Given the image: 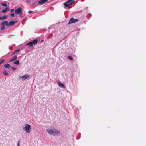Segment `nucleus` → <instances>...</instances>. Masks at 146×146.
<instances>
[{
	"label": "nucleus",
	"mask_w": 146,
	"mask_h": 146,
	"mask_svg": "<svg viewBox=\"0 0 146 146\" xmlns=\"http://www.w3.org/2000/svg\"><path fill=\"white\" fill-rule=\"evenodd\" d=\"M47 133L53 136H58L60 132L53 126H50L47 128L46 130Z\"/></svg>",
	"instance_id": "obj_1"
},
{
	"label": "nucleus",
	"mask_w": 146,
	"mask_h": 146,
	"mask_svg": "<svg viewBox=\"0 0 146 146\" xmlns=\"http://www.w3.org/2000/svg\"><path fill=\"white\" fill-rule=\"evenodd\" d=\"M23 130L27 133H29L31 131V127L28 124H25L23 127Z\"/></svg>",
	"instance_id": "obj_2"
},
{
	"label": "nucleus",
	"mask_w": 146,
	"mask_h": 146,
	"mask_svg": "<svg viewBox=\"0 0 146 146\" xmlns=\"http://www.w3.org/2000/svg\"><path fill=\"white\" fill-rule=\"evenodd\" d=\"M74 0H68L67 1L64 3V5L66 7L71 5L73 3Z\"/></svg>",
	"instance_id": "obj_3"
},
{
	"label": "nucleus",
	"mask_w": 146,
	"mask_h": 146,
	"mask_svg": "<svg viewBox=\"0 0 146 146\" xmlns=\"http://www.w3.org/2000/svg\"><path fill=\"white\" fill-rule=\"evenodd\" d=\"M15 13L17 14H21L23 13L22 9L21 8H17L15 10Z\"/></svg>",
	"instance_id": "obj_4"
},
{
	"label": "nucleus",
	"mask_w": 146,
	"mask_h": 146,
	"mask_svg": "<svg viewBox=\"0 0 146 146\" xmlns=\"http://www.w3.org/2000/svg\"><path fill=\"white\" fill-rule=\"evenodd\" d=\"M29 75L27 74H25L24 75L20 77L19 79L22 81H24L25 80L29 78Z\"/></svg>",
	"instance_id": "obj_5"
},
{
	"label": "nucleus",
	"mask_w": 146,
	"mask_h": 146,
	"mask_svg": "<svg viewBox=\"0 0 146 146\" xmlns=\"http://www.w3.org/2000/svg\"><path fill=\"white\" fill-rule=\"evenodd\" d=\"M78 21V20L77 19H74L73 18H72L70 19L69 23H74L75 22H76Z\"/></svg>",
	"instance_id": "obj_6"
},
{
	"label": "nucleus",
	"mask_w": 146,
	"mask_h": 146,
	"mask_svg": "<svg viewBox=\"0 0 146 146\" xmlns=\"http://www.w3.org/2000/svg\"><path fill=\"white\" fill-rule=\"evenodd\" d=\"M58 84L59 86L61 88H65V87L64 84L61 83L60 82H58Z\"/></svg>",
	"instance_id": "obj_7"
},
{
	"label": "nucleus",
	"mask_w": 146,
	"mask_h": 146,
	"mask_svg": "<svg viewBox=\"0 0 146 146\" xmlns=\"http://www.w3.org/2000/svg\"><path fill=\"white\" fill-rule=\"evenodd\" d=\"M47 0H40L38 1V3L39 4H42L43 3L46 2Z\"/></svg>",
	"instance_id": "obj_8"
},
{
	"label": "nucleus",
	"mask_w": 146,
	"mask_h": 146,
	"mask_svg": "<svg viewBox=\"0 0 146 146\" xmlns=\"http://www.w3.org/2000/svg\"><path fill=\"white\" fill-rule=\"evenodd\" d=\"M8 21H5L3 22H2L1 23V25H3L5 26V25H6L8 26Z\"/></svg>",
	"instance_id": "obj_9"
},
{
	"label": "nucleus",
	"mask_w": 146,
	"mask_h": 146,
	"mask_svg": "<svg viewBox=\"0 0 146 146\" xmlns=\"http://www.w3.org/2000/svg\"><path fill=\"white\" fill-rule=\"evenodd\" d=\"M38 42V39H35L32 41V42L33 45H35L37 44Z\"/></svg>",
	"instance_id": "obj_10"
},
{
	"label": "nucleus",
	"mask_w": 146,
	"mask_h": 146,
	"mask_svg": "<svg viewBox=\"0 0 146 146\" xmlns=\"http://www.w3.org/2000/svg\"><path fill=\"white\" fill-rule=\"evenodd\" d=\"M15 22L14 21H10L8 23V26H9L11 25H13L14 24Z\"/></svg>",
	"instance_id": "obj_11"
},
{
	"label": "nucleus",
	"mask_w": 146,
	"mask_h": 146,
	"mask_svg": "<svg viewBox=\"0 0 146 146\" xmlns=\"http://www.w3.org/2000/svg\"><path fill=\"white\" fill-rule=\"evenodd\" d=\"M4 66L6 68L9 69L10 67V65L9 64H7L5 65Z\"/></svg>",
	"instance_id": "obj_12"
},
{
	"label": "nucleus",
	"mask_w": 146,
	"mask_h": 146,
	"mask_svg": "<svg viewBox=\"0 0 146 146\" xmlns=\"http://www.w3.org/2000/svg\"><path fill=\"white\" fill-rule=\"evenodd\" d=\"M3 73L5 76H7L9 75V74L5 70H4L3 71Z\"/></svg>",
	"instance_id": "obj_13"
},
{
	"label": "nucleus",
	"mask_w": 146,
	"mask_h": 146,
	"mask_svg": "<svg viewBox=\"0 0 146 146\" xmlns=\"http://www.w3.org/2000/svg\"><path fill=\"white\" fill-rule=\"evenodd\" d=\"M7 17V15H4L2 17H1V20H3L5 19H6Z\"/></svg>",
	"instance_id": "obj_14"
},
{
	"label": "nucleus",
	"mask_w": 146,
	"mask_h": 146,
	"mask_svg": "<svg viewBox=\"0 0 146 146\" xmlns=\"http://www.w3.org/2000/svg\"><path fill=\"white\" fill-rule=\"evenodd\" d=\"M9 9L7 7H6L4 10H3L2 11V12L4 13L7 11Z\"/></svg>",
	"instance_id": "obj_15"
},
{
	"label": "nucleus",
	"mask_w": 146,
	"mask_h": 146,
	"mask_svg": "<svg viewBox=\"0 0 146 146\" xmlns=\"http://www.w3.org/2000/svg\"><path fill=\"white\" fill-rule=\"evenodd\" d=\"M14 64L16 65H19V60H16L14 62Z\"/></svg>",
	"instance_id": "obj_16"
},
{
	"label": "nucleus",
	"mask_w": 146,
	"mask_h": 146,
	"mask_svg": "<svg viewBox=\"0 0 146 146\" xmlns=\"http://www.w3.org/2000/svg\"><path fill=\"white\" fill-rule=\"evenodd\" d=\"M27 45L28 46H33V44L32 42H29L27 44Z\"/></svg>",
	"instance_id": "obj_17"
},
{
	"label": "nucleus",
	"mask_w": 146,
	"mask_h": 146,
	"mask_svg": "<svg viewBox=\"0 0 146 146\" xmlns=\"http://www.w3.org/2000/svg\"><path fill=\"white\" fill-rule=\"evenodd\" d=\"M1 5L4 7H6L7 6V5L6 3H1Z\"/></svg>",
	"instance_id": "obj_18"
},
{
	"label": "nucleus",
	"mask_w": 146,
	"mask_h": 146,
	"mask_svg": "<svg viewBox=\"0 0 146 146\" xmlns=\"http://www.w3.org/2000/svg\"><path fill=\"white\" fill-rule=\"evenodd\" d=\"M17 58V56H15L14 58H12V59H11L9 62H11V61H12L14 60H15V59H16Z\"/></svg>",
	"instance_id": "obj_19"
},
{
	"label": "nucleus",
	"mask_w": 146,
	"mask_h": 146,
	"mask_svg": "<svg viewBox=\"0 0 146 146\" xmlns=\"http://www.w3.org/2000/svg\"><path fill=\"white\" fill-rule=\"evenodd\" d=\"M5 59H2V60L0 62V65L2 64L4 61Z\"/></svg>",
	"instance_id": "obj_20"
},
{
	"label": "nucleus",
	"mask_w": 146,
	"mask_h": 146,
	"mask_svg": "<svg viewBox=\"0 0 146 146\" xmlns=\"http://www.w3.org/2000/svg\"><path fill=\"white\" fill-rule=\"evenodd\" d=\"M5 28V26L3 25H1V29L2 30L4 29Z\"/></svg>",
	"instance_id": "obj_21"
},
{
	"label": "nucleus",
	"mask_w": 146,
	"mask_h": 146,
	"mask_svg": "<svg viewBox=\"0 0 146 146\" xmlns=\"http://www.w3.org/2000/svg\"><path fill=\"white\" fill-rule=\"evenodd\" d=\"M19 50H20V49H17V50H15L14 52H13V54H15V53H16L17 52H19Z\"/></svg>",
	"instance_id": "obj_22"
},
{
	"label": "nucleus",
	"mask_w": 146,
	"mask_h": 146,
	"mask_svg": "<svg viewBox=\"0 0 146 146\" xmlns=\"http://www.w3.org/2000/svg\"><path fill=\"white\" fill-rule=\"evenodd\" d=\"M68 58L70 59L71 60H72L73 59V58L70 56H68Z\"/></svg>",
	"instance_id": "obj_23"
},
{
	"label": "nucleus",
	"mask_w": 146,
	"mask_h": 146,
	"mask_svg": "<svg viewBox=\"0 0 146 146\" xmlns=\"http://www.w3.org/2000/svg\"><path fill=\"white\" fill-rule=\"evenodd\" d=\"M10 15L12 16L13 17H14L15 16V15L14 13H11L10 14Z\"/></svg>",
	"instance_id": "obj_24"
},
{
	"label": "nucleus",
	"mask_w": 146,
	"mask_h": 146,
	"mask_svg": "<svg viewBox=\"0 0 146 146\" xmlns=\"http://www.w3.org/2000/svg\"><path fill=\"white\" fill-rule=\"evenodd\" d=\"M12 69H13V70H15L16 69V68L14 67H12Z\"/></svg>",
	"instance_id": "obj_25"
},
{
	"label": "nucleus",
	"mask_w": 146,
	"mask_h": 146,
	"mask_svg": "<svg viewBox=\"0 0 146 146\" xmlns=\"http://www.w3.org/2000/svg\"><path fill=\"white\" fill-rule=\"evenodd\" d=\"M10 11L11 12H13L14 11V9H11Z\"/></svg>",
	"instance_id": "obj_26"
},
{
	"label": "nucleus",
	"mask_w": 146,
	"mask_h": 146,
	"mask_svg": "<svg viewBox=\"0 0 146 146\" xmlns=\"http://www.w3.org/2000/svg\"><path fill=\"white\" fill-rule=\"evenodd\" d=\"M32 11H29V13H31V12H32Z\"/></svg>",
	"instance_id": "obj_27"
},
{
	"label": "nucleus",
	"mask_w": 146,
	"mask_h": 146,
	"mask_svg": "<svg viewBox=\"0 0 146 146\" xmlns=\"http://www.w3.org/2000/svg\"><path fill=\"white\" fill-rule=\"evenodd\" d=\"M19 142H18V143H17V146H19Z\"/></svg>",
	"instance_id": "obj_28"
},
{
	"label": "nucleus",
	"mask_w": 146,
	"mask_h": 146,
	"mask_svg": "<svg viewBox=\"0 0 146 146\" xmlns=\"http://www.w3.org/2000/svg\"><path fill=\"white\" fill-rule=\"evenodd\" d=\"M23 17V16H21V17Z\"/></svg>",
	"instance_id": "obj_29"
}]
</instances>
